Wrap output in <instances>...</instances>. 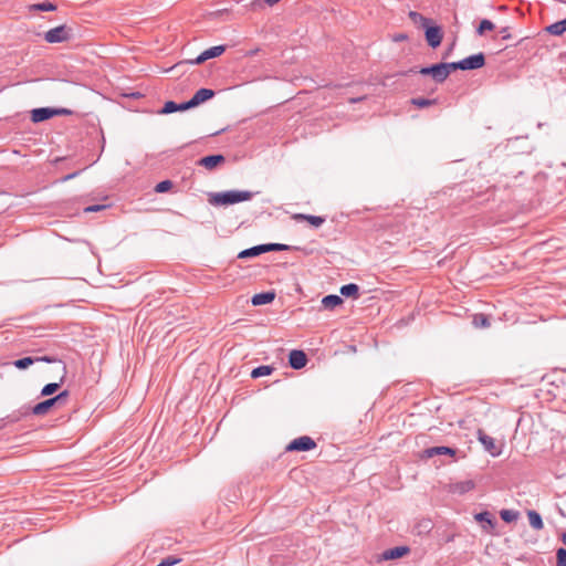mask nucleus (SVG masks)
<instances>
[{
    "mask_svg": "<svg viewBox=\"0 0 566 566\" xmlns=\"http://www.w3.org/2000/svg\"><path fill=\"white\" fill-rule=\"evenodd\" d=\"M409 552H410V548L408 546H395L392 548L386 549L381 554V558L384 560L398 559V558L406 556Z\"/></svg>",
    "mask_w": 566,
    "mask_h": 566,
    "instance_id": "4468645a",
    "label": "nucleus"
},
{
    "mask_svg": "<svg viewBox=\"0 0 566 566\" xmlns=\"http://www.w3.org/2000/svg\"><path fill=\"white\" fill-rule=\"evenodd\" d=\"M226 163V157L222 154H214L201 157L197 165L206 168L209 171L217 169Z\"/></svg>",
    "mask_w": 566,
    "mask_h": 566,
    "instance_id": "6e6552de",
    "label": "nucleus"
},
{
    "mask_svg": "<svg viewBox=\"0 0 566 566\" xmlns=\"http://www.w3.org/2000/svg\"><path fill=\"white\" fill-rule=\"evenodd\" d=\"M500 33L502 34V39L503 40H509L511 39V33H510V28L509 27H504L500 30Z\"/></svg>",
    "mask_w": 566,
    "mask_h": 566,
    "instance_id": "de8ad7c7",
    "label": "nucleus"
},
{
    "mask_svg": "<svg viewBox=\"0 0 566 566\" xmlns=\"http://www.w3.org/2000/svg\"><path fill=\"white\" fill-rule=\"evenodd\" d=\"M472 324L476 328H488L491 326L489 316L483 313L475 314L473 316Z\"/></svg>",
    "mask_w": 566,
    "mask_h": 566,
    "instance_id": "c85d7f7f",
    "label": "nucleus"
},
{
    "mask_svg": "<svg viewBox=\"0 0 566 566\" xmlns=\"http://www.w3.org/2000/svg\"><path fill=\"white\" fill-rule=\"evenodd\" d=\"M265 253L263 244L254 245L249 249L242 250L238 253V259H251L256 258L261 254Z\"/></svg>",
    "mask_w": 566,
    "mask_h": 566,
    "instance_id": "aec40b11",
    "label": "nucleus"
},
{
    "mask_svg": "<svg viewBox=\"0 0 566 566\" xmlns=\"http://www.w3.org/2000/svg\"><path fill=\"white\" fill-rule=\"evenodd\" d=\"M527 517H528L530 525L534 530L539 531L544 527L543 518H542L541 514L537 513L536 511H533V510L528 511Z\"/></svg>",
    "mask_w": 566,
    "mask_h": 566,
    "instance_id": "5701e85b",
    "label": "nucleus"
},
{
    "mask_svg": "<svg viewBox=\"0 0 566 566\" xmlns=\"http://www.w3.org/2000/svg\"><path fill=\"white\" fill-rule=\"evenodd\" d=\"M274 367L273 366H270V365H261V366H258L255 367L252 371H251V377L253 379H256V378H260V377H263V376H269L271 375L273 371H274Z\"/></svg>",
    "mask_w": 566,
    "mask_h": 566,
    "instance_id": "a878e982",
    "label": "nucleus"
},
{
    "mask_svg": "<svg viewBox=\"0 0 566 566\" xmlns=\"http://www.w3.org/2000/svg\"><path fill=\"white\" fill-rule=\"evenodd\" d=\"M457 451H458L457 449L446 447V446L431 447V448H427L422 451L421 459H430L436 455L454 457L457 454Z\"/></svg>",
    "mask_w": 566,
    "mask_h": 566,
    "instance_id": "1a4fd4ad",
    "label": "nucleus"
},
{
    "mask_svg": "<svg viewBox=\"0 0 566 566\" xmlns=\"http://www.w3.org/2000/svg\"><path fill=\"white\" fill-rule=\"evenodd\" d=\"M500 516L505 523H512V522L517 521L520 513L514 510L504 509V510H501Z\"/></svg>",
    "mask_w": 566,
    "mask_h": 566,
    "instance_id": "72a5a7b5",
    "label": "nucleus"
},
{
    "mask_svg": "<svg viewBox=\"0 0 566 566\" xmlns=\"http://www.w3.org/2000/svg\"><path fill=\"white\" fill-rule=\"evenodd\" d=\"M253 192L249 190H228L209 193L208 201L212 206H229L251 200Z\"/></svg>",
    "mask_w": 566,
    "mask_h": 566,
    "instance_id": "f257e3e1",
    "label": "nucleus"
},
{
    "mask_svg": "<svg viewBox=\"0 0 566 566\" xmlns=\"http://www.w3.org/2000/svg\"><path fill=\"white\" fill-rule=\"evenodd\" d=\"M73 28L66 24H61L59 27L48 30L44 33V40L48 43H62L70 41L73 38Z\"/></svg>",
    "mask_w": 566,
    "mask_h": 566,
    "instance_id": "7ed1b4c3",
    "label": "nucleus"
},
{
    "mask_svg": "<svg viewBox=\"0 0 566 566\" xmlns=\"http://www.w3.org/2000/svg\"><path fill=\"white\" fill-rule=\"evenodd\" d=\"M446 74L449 76L451 72L461 70V61L443 62Z\"/></svg>",
    "mask_w": 566,
    "mask_h": 566,
    "instance_id": "a19ab883",
    "label": "nucleus"
},
{
    "mask_svg": "<svg viewBox=\"0 0 566 566\" xmlns=\"http://www.w3.org/2000/svg\"><path fill=\"white\" fill-rule=\"evenodd\" d=\"M560 541L563 542V544L566 546V532L562 533L560 535Z\"/></svg>",
    "mask_w": 566,
    "mask_h": 566,
    "instance_id": "09e8293b",
    "label": "nucleus"
},
{
    "mask_svg": "<svg viewBox=\"0 0 566 566\" xmlns=\"http://www.w3.org/2000/svg\"><path fill=\"white\" fill-rule=\"evenodd\" d=\"M31 11H55L56 6L53 2L44 1L30 6Z\"/></svg>",
    "mask_w": 566,
    "mask_h": 566,
    "instance_id": "473e14b6",
    "label": "nucleus"
},
{
    "mask_svg": "<svg viewBox=\"0 0 566 566\" xmlns=\"http://www.w3.org/2000/svg\"><path fill=\"white\" fill-rule=\"evenodd\" d=\"M474 518H475L476 522L482 523V527L486 532H490L496 525L495 518L488 511H483V512L476 513L474 515Z\"/></svg>",
    "mask_w": 566,
    "mask_h": 566,
    "instance_id": "2eb2a0df",
    "label": "nucleus"
},
{
    "mask_svg": "<svg viewBox=\"0 0 566 566\" xmlns=\"http://www.w3.org/2000/svg\"><path fill=\"white\" fill-rule=\"evenodd\" d=\"M545 30L552 35H562L564 32H566V24L564 19L546 27Z\"/></svg>",
    "mask_w": 566,
    "mask_h": 566,
    "instance_id": "c756f323",
    "label": "nucleus"
},
{
    "mask_svg": "<svg viewBox=\"0 0 566 566\" xmlns=\"http://www.w3.org/2000/svg\"><path fill=\"white\" fill-rule=\"evenodd\" d=\"M399 40L406 39V35L401 34L398 36Z\"/></svg>",
    "mask_w": 566,
    "mask_h": 566,
    "instance_id": "864d4df0",
    "label": "nucleus"
},
{
    "mask_svg": "<svg viewBox=\"0 0 566 566\" xmlns=\"http://www.w3.org/2000/svg\"><path fill=\"white\" fill-rule=\"evenodd\" d=\"M495 25L492 21L488 19L481 20L479 27L476 28V34L483 35L486 31L494 30Z\"/></svg>",
    "mask_w": 566,
    "mask_h": 566,
    "instance_id": "e433bc0d",
    "label": "nucleus"
},
{
    "mask_svg": "<svg viewBox=\"0 0 566 566\" xmlns=\"http://www.w3.org/2000/svg\"><path fill=\"white\" fill-rule=\"evenodd\" d=\"M411 104L419 108H424V107L436 105L437 99L436 98L430 99V98H424V97H416V98L411 99Z\"/></svg>",
    "mask_w": 566,
    "mask_h": 566,
    "instance_id": "c9c22d12",
    "label": "nucleus"
},
{
    "mask_svg": "<svg viewBox=\"0 0 566 566\" xmlns=\"http://www.w3.org/2000/svg\"><path fill=\"white\" fill-rule=\"evenodd\" d=\"M478 440L483 446L484 450L492 457H499L502 453L501 447L495 443V440L486 434L482 429L476 432Z\"/></svg>",
    "mask_w": 566,
    "mask_h": 566,
    "instance_id": "423d86ee",
    "label": "nucleus"
},
{
    "mask_svg": "<svg viewBox=\"0 0 566 566\" xmlns=\"http://www.w3.org/2000/svg\"><path fill=\"white\" fill-rule=\"evenodd\" d=\"M475 488V483L472 480L461 481L451 483L449 485V492L453 494H465Z\"/></svg>",
    "mask_w": 566,
    "mask_h": 566,
    "instance_id": "dca6fc26",
    "label": "nucleus"
},
{
    "mask_svg": "<svg viewBox=\"0 0 566 566\" xmlns=\"http://www.w3.org/2000/svg\"><path fill=\"white\" fill-rule=\"evenodd\" d=\"M216 95V92L211 88H199L193 96L189 99L191 108L199 106L200 104L211 99Z\"/></svg>",
    "mask_w": 566,
    "mask_h": 566,
    "instance_id": "9b49d317",
    "label": "nucleus"
},
{
    "mask_svg": "<svg viewBox=\"0 0 566 566\" xmlns=\"http://www.w3.org/2000/svg\"><path fill=\"white\" fill-rule=\"evenodd\" d=\"M316 448V442L308 436H302L293 439L285 448L287 452H304L311 451Z\"/></svg>",
    "mask_w": 566,
    "mask_h": 566,
    "instance_id": "39448f33",
    "label": "nucleus"
},
{
    "mask_svg": "<svg viewBox=\"0 0 566 566\" xmlns=\"http://www.w3.org/2000/svg\"><path fill=\"white\" fill-rule=\"evenodd\" d=\"M281 0H253L250 4H249V8L252 10V11H259V10H263L264 8L266 7H273L275 6L276 3H279Z\"/></svg>",
    "mask_w": 566,
    "mask_h": 566,
    "instance_id": "393cba45",
    "label": "nucleus"
},
{
    "mask_svg": "<svg viewBox=\"0 0 566 566\" xmlns=\"http://www.w3.org/2000/svg\"><path fill=\"white\" fill-rule=\"evenodd\" d=\"M172 187H174L172 181L169 180V179H166V180H163V181L158 182L155 186V191L157 193H164V192L169 191Z\"/></svg>",
    "mask_w": 566,
    "mask_h": 566,
    "instance_id": "4c0bfd02",
    "label": "nucleus"
},
{
    "mask_svg": "<svg viewBox=\"0 0 566 566\" xmlns=\"http://www.w3.org/2000/svg\"><path fill=\"white\" fill-rule=\"evenodd\" d=\"M108 206L106 205H92V206H87L83 209L84 213H91V212H98V211H102L104 209H106Z\"/></svg>",
    "mask_w": 566,
    "mask_h": 566,
    "instance_id": "c03bdc74",
    "label": "nucleus"
},
{
    "mask_svg": "<svg viewBox=\"0 0 566 566\" xmlns=\"http://www.w3.org/2000/svg\"><path fill=\"white\" fill-rule=\"evenodd\" d=\"M265 253L266 252H279V251H289L295 249L294 247L283 244V243H263Z\"/></svg>",
    "mask_w": 566,
    "mask_h": 566,
    "instance_id": "2f4dec72",
    "label": "nucleus"
},
{
    "mask_svg": "<svg viewBox=\"0 0 566 566\" xmlns=\"http://www.w3.org/2000/svg\"><path fill=\"white\" fill-rule=\"evenodd\" d=\"M432 70H433V64L429 65V66H423V67H421L419 70L417 67H411L408 71L400 72L399 75L407 76V75H409L411 73H419L421 75H429V76L432 77V75H433V71Z\"/></svg>",
    "mask_w": 566,
    "mask_h": 566,
    "instance_id": "7c9ffc66",
    "label": "nucleus"
},
{
    "mask_svg": "<svg viewBox=\"0 0 566 566\" xmlns=\"http://www.w3.org/2000/svg\"><path fill=\"white\" fill-rule=\"evenodd\" d=\"M226 49L227 46L226 45H216V46H211L207 50H205L202 53H203V56L206 57V60H210V59H214V57H218L220 56L221 54H223L226 52Z\"/></svg>",
    "mask_w": 566,
    "mask_h": 566,
    "instance_id": "cd10ccee",
    "label": "nucleus"
},
{
    "mask_svg": "<svg viewBox=\"0 0 566 566\" xmlns=\"http://www.w3.org/2000/svg\"><path fill=\"white\" fill-rule=\"evenodd\" d=\"M296 221H307L311 226L318 228L325 222V218L321 216L296 213L293 216Z\"/></svg>",
    "mask_w": 566,
    "mask_h": 566,
    "instance_id": "6ab92c4d",
    "label": "nucleus"
},
{
    "mask_svg": "<svg viewBox=\"0 0 566 566\" xmlns=\"http://www.w3.org/2000/svg\"><path fill=\"white\" fill-rule=\"evenodd\" d=\"M275 296H276V294L273 290L256 293L252 296L251 303L253 306L266 305V304L272 303L274 301Z\"/></svg>",
    "mask_w": 566,
    "mask_h": 566,
    "instance_id": "a211bd4d",
    "label": "nucleus"
},
{
    "mask_svg": "<svg viewBox=\"0 0 566 566\" xmlns=\"http://www.w3.org/2000/svg\"><path fill=\"white\" fill-rule=\"evenodd\" d=\"M206 57L203 56V53H200L196 59H192V60H187L185 61V63H189V64H202L203 62H206ZM184 62H180L178 64H176L175 67H178L180 65H182Z\"/></svg>",
    "mask_w": 566,
    "mask_h": 566,
    "instance_id": "37998d69",
    "label": "nucleus"
},
{
    "mask_svg": "<svg viewBox=\"0 0 566 566\" xmlns=\"http://www.w3.org/2000/svg\"><path fill=\"white\" fill-rule=\"evenodd\" d=\"M54 117L53 107H39L31 111V120L42 123Z\"/></svg>",
    "mask_w": 566,
    "mask_h": 566,
    "instance_id": "ddd939ff",
    "label": "nucleus"
},
{
    "mask_svg": "<svg viewBox=\"0 0 566 566\" xmlns=\"http://www.w3.org/2000/svg\"><path fill=\"white\" fill-rule=\"evenodd\" d=\"M556 566H566V548L556 549Z\"/></svg>",
    "mask_w": 566,
    "mask_h": 566,
    "instance_id": "58836bf2",
    "label": "nucleus"
},
{
    "mask_svg": "<svg viewBox=\"0 0 566 566\" xmlns=\"http://www.w3.org/2000/svg\"><path fill=\"white\" fill-rule=\"evenodd\" d=\"M365 97H357V98H350L349 102L350 103H357V102H360L363 101Z\"/></svg>",
    "mask_w": 566,
    "mask_h": 566,
    "instance_id": "3c124183",
    "label": "nucleus"
},
{
    "mask_svg": "<svg viewBox=\"0 0 566 566\" xmlns=\"http://www.w3.org/2000/svg\"><path fill=\"white\" fill-rule=\"evenodd\" d=\"M423 30L428 45L432 49L438 48L443 39L442 28L440 25L433 24V22L431 21V23L424 25Z\"/></svg>",
    "mask_w": 566,
    "mask_h": 566,
    "instance_id": "20e7f679",
    "label": "nucleus"
},
{
    "mask_svg": "<svg viewBox=\"0 0 566 566\" xmlns=\"http://www.w3.org/2000/svg\"><path fill=\"white\" fill-rule=\"evenodd\" d=\"M307 361L306 354L301 349H292L289 354V365L295 370L304 368Z\"/></svg>",
    "mask_w": 566,
    "mask_h": 566,
    "instance_id": "9d476101",
    "label": "nucleus"
},
{
    "mask_svg": "<svg viewBox=\"0 0 566 566\" xmlns=\"http://www.w3.org/2000/svg\"><path fill=\"white\" fill-rule=\"evenodd\" d=\"M70 397L69 390H63L55 395L54 397H50L43 401L38 402L32 407L31 412L34 416H44L46 415L53 407H62L66 403L67 398Z\"/></svg>",
    "mask_w": 566,
    "mask_h": 566,
    "instance_id": "f03ea898",
    "label": "nucleus"
},
{
    "mask_svg": "<svg viewBox=\"0 0 566 566\" xmlns=\"http://www.w3.org/2000/svg\"><path fill=\"white\" fill-rule=\"evenodd\" d=\"M343 298L336 294L326 295L322 300V304L328 310H334L336 306L343 304Z\"/></svg>",
    "mask_w": 566,
    "mask_h": 566,
    "instance_id": "4be33fe9",
    "label": "nucleus"
},
{
    "mask_svg": "<svg viewBox=\"0 0 566 566\" xmlns=\"http://www.w3.org/2000/svg\"><path fill=\"white\" fill-rule=\"evenodd\" d=\"M258 51H259V50L250 51V52H249V55H254V54H256V52H258Z\"/></svg>",
    "mask_w": 566,
    "mask_h": 566,
    "instance_id": "603ef678",
    "label": "nucleus"
},
{
    "mask_svg": "<svg viewBox=\"0 0 566 566\" xmlns=\"http://www.w3.org/2000/svg\"><path fill=\"white\" fill-rule=\"evenodd\" d=\"M130 96L133 98H139L140 96H143L139 92H135V93H132Z\"/></svg>",
    "mask_w": 566,
    "mask_h": 566,
    "instance_id": "8fccbe9b",
    "label": "nucleus"
},
{
    "mask_svg": "<svg viewBox=\"0 0 566 566\" xmlns=\"http://www.w3.org/2000/svg\"><path fill=\"white\" fill-rule=\"evenodd\" d=\"M408 17L409 19L415 23V24H418L420 25L422 29L424 28V25H428L429 23H431V19L422 15L421 13L417 12V11H410L408 13Z\"/></svg>",
    "mask_w": 566,
    "mask_h": 566,
    "instance_id": "bb28decb",
    "label": "nucleus"
},
{
    "mask_svg": "<svg viewBox=\"0 0 566 566\" xmlns=\"http://www.w3.org/2000/svg\"><path fill=\"white\" fill-rule=\"evenodd\" d=\"M432 71H433L432 78L434 82L443 83L448 78V75L446 74V71H444L443 62L433 64Z\"/></svg>",
    "mask_w": 566,
    "mask_h": 566,
    "instance_id": "b1692460",
    "label": "nucleus"
},
{
    "mask_svg": "<svg viewBox=\"0 0 566 566\" xmlns=\"http://www.w3.org/2000/svg\"><path fill=\"white\" fill-rule=\"evenodd\" d=\"M33 364H34V358L31 357V356H27V357H22V358L15 359L12 363V365L15 368L20 369V370L27 369V368H29Z\"/></svg>",
    "mask_w": 566,
    "mask_h": 566,
    "instance_id": "f704fd0d",
    "label": "nucleus"
},
{
    "mask_svg": "<svg viewBox=\"0 0 566 566\" xmlns=\"http://www.w3.org/2000/svg\"><path fill=\"white\" fill-rule=\"evenodd\" d=\"M62 370H63V375L60 378V381H57V382H49V384H46V385H44L42 387L41 392H40L41 397H50V396L54 395L60 389L61 385L65 380V376H66V373H67L65 364H63Z\"/></svg>",
    "mask_w": 566,
    "mask_h": 566,
    "instance_id": "f8f14e48",
    "label": "nucleus"
},
{
    "mask_svg": "<svg viewBox=\"0 0 566 566\" xmlns=\"http://www.w3.org/2000/svg\"><path fill=\"white\" fill-rule=\"evenodd\" d=\"M506 9V6H501L500 7V10H505Z\"/></svg>",
    "mask_w": 566,
    "mask_h": 566,
    "instance_id": "5fc2aeb1",
    "label": "nucleus"
},
{
    "mask_svg": "<svg viewBox=\"0 0 566 566\" xmlns=\"http://www.w3.org/2000/svg\"><path fill=\"white\" fill-rule=\"evenodd\" d=\"M189 101L182 103H176L174 101H167L160 111V114H171L175 112H184L190 109Z\"/></svg>",
    "mask_w": 566,
    "mask_h": 566,
    "instance_id": "f3484780",
    "label": "nucleus"
},
{
    "mask_svg": "<svg viewBox=\"0 0 566 566\" xmlns=\"http://www.w3.org/2000/svg\"><path fill=\"white\" fill-rule=\"evenodd\" d=\"M460 61L462 71L478 70L485 65V55L483 52H479L476 54L467 56Z\"/></svg>",
    "mask_w": 566,
    "mask_h": 566,
    "instance_id": "0eeeda50",
    "label": "nucleus"
},
{
    "mask_svg": "<svg viewBox=\"0 0 566 566\" xmlns=\"http://www.w3.org/2000/svg\"><path fill=\"white\" fill-rule=\"evenodd\" d=\"M34 358V364L35 363H48V364H53V363H61L62 365L64 363H62L61 360H59L56 357L54 356H36V357H33Z\"/></svg>",
    "mask_w": 566,
    "mask_h": 566,
    "instance_id": "79ce46f5",
    "label": "nucleus"
},
{
    "mask_svg": "<svg viewBox=\"0 0 566 566\" xmlns=\"http://www.w3.org/2000/svg\"><path fill=\"white\" fill-rule=\"evenodd\" d=\"M181 562V558L169 555L165 557L159 564L156 566H174Z\"/></svg>",
    "mask_w": 566,
    "mask_h": 566,
    "instance_id": "ea45409f",
    "label": "nucleus"
},
{
    "mask_svg": "<svg viewBox=\"0 0 566 566\" xmlns=\"http://www.w3.org/2000/svg\"><path fill=\"white\" fill-rule=\"evenodd\" d=\"M340 294L345 297H353L358 298L359 297V286L355 283H348L340 287Z\"/></svg>",
    "mask_w": 566,
    "mask_h": 566,
    "instance_id": "412c9836",
    "label": "nucleus"
},
{
    "mask_svg": "<svg viewBox=\"0 0 566 566\" xmlns=\"http://www.w3.org/2000/svg\"><path fill=\"white\" fill-rule=\"evenodd\" d=\"M54 116H69L73 114V111L64 107H53Z\"/></svg>",
    "mask_w": 566,
    "mask_h": 566,
    "instance_id": "a18cd8bd",
    "label": "nucleus"
},
{
    "mask_svg": "<svg viewBox=\"0 0 566 566\" xmlns=\"http://www.w3.org/2000/svg\"><path fill=\"white\" fill-rule=\"evenodd\" d=\"M81 172H82V170H77V171H74V172H72V174H69V175H66V176L62 177V178H61V181H62V182L69 181V180H71V179H73V178L77 177Z\"/></svg>",
    "mask_w": 566,
    "mask_h": 566,
    "instance_id": "49530a36",
    "label": "nucleus"
}]
</instances>
